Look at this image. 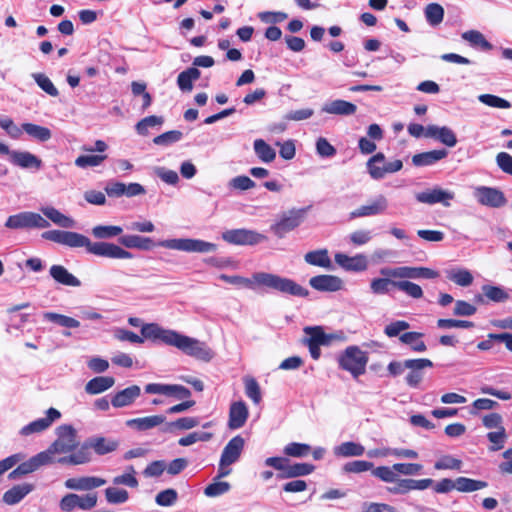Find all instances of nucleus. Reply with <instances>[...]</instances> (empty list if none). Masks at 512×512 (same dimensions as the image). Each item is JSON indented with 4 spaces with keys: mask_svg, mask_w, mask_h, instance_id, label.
Here are the masks:
<instances>
[{
    "mask_svg": "<svg viewBox=\"0 0 512 512\" xmlns=\"http://www.w3.org/2000/svg\"><path fill=\"white\" fill-rule=\"evenodd\" d=\"M455 198L454 192L450 190L442 189L439 186H435L432 189H426L424 191L415 194V199L419 203L434 205L442 204L444 207H449L451 201Z\"/></svg>",
    "mask_w": 512,
    "mask_h": 512,
    "instance_id": "ddd939ff",
    "label": "nucleus"
},
{
    "mask_svg": "<svg viewBox=\"0 0 512 512\" xmlns=\"http://www.w3.org/2000/svg\"><path fill=\"white\" fill-rule=\"evenodd\" d=\"M425 137L436 139L448 147H454L457 144L454 131L447 126L429 125L426 127Z\"/></svg>",
    "mask_w": 512,
    "mask_h": 512,
    "instance_id": "b1692460",
    "label": "nucleus"
},
{
    "mask_svg": "<svg viewBox=\"0 0 512 512\" xmlns=\"http://www.w3.org/2000/svg\"><path fill=\"white\" fill-rule=\"evenodd\" d=\"M388 199L383 195L379 194L366 204L361 205L350 213L351 218L369 217L376 216L386 212L388 209Z\"/></svg>",
    "mask_w": 512,
    "mask_h": 512,
    "instance_id": "4468645a",
    "label": "nucleus"
},
{
    "mask_svg": "<svg viewBox=\"0 0 512 512\" xmlns=\"http://www.w3.org/2000/svg\"><path fill=\"white\" fill-rule=\"evenodd\" d=\"M118 241L128 249L150 250L155 246L151 238L134 234L122 235Z\"/></svg>",
    "mask_w": 512,
    "mask_h": 512,
    "instance_id": "c756f323",
    "label": "nucleus"
},
{
    "mask_svg": "<svg viewBox=\"0 0 512 512\" xmlns=\"http://www.w3.org/2000/svg\"><path fill=\"white\" fill-rule=\"evenodd\" d=\"M141 334L143 339L146 338L153 341H161L162 343L170 346L175 331L164 329L155 323H150L142 326Z\"/></svg>",
    "mask_w": 512,
    "mask_h": 512,
    "instance_id": "4be33fe9",
    "label": "nucleus"
},
{
    "mask_svg": "<svg viewBox=\"0 0 512 512\" xmlns=\"http://www.w3.org/2000/svg\"><path fill=\"white\" fill-rule=\"evenodd\" d=\"M115 379L111 376H98L89 380L85 385V392L89 395L103 393L113 387Z\"/></svg>",
    "mask_w": 512,
    "mask_h": 512,
    "instance_id": "72a5a7b5",
    "label": "nucleus"
},
{
    "mask_svg": "<svg viewBox=\"0 0 512 512\" xmlns=\"http://www.w3.org/2000/svg\"><path fill=\"white\" fill-rule=\"evenodd\" d=\"M166 417L163 415H152L142 418H134L126 421V425L138 431H146L164 424Z\"/></svg>",
    "mask_w": 512,
    "mask_h": 512,
    "instance_id": "7c9ffc66",
    "label": "nucleus"
},
{
    "mask_svg": "<svg viewBox=\"0 0 512 512\" xmlns=\"http://www.w3.org/2000/svg\"><path fill=\"white\" fill-rule=\"evenodd\" d=\"M106 484V480L96 476L69 478L64 482L67 489L75 491H90Z\"/></svg>",
    "mask_w": 512,
    "mask_h": 512,
    "instance_id": "412c9836",
    "label": "nucleus"
},
{
    "mask_svg": "<svg viewBox=\"0 0 512 512\" xmlns=\"http://www.w3.org/2000/svg\"><path fill=\"white\" fill-rule=\"evenodd\" d=\"M22 129L23 132L39 142L49 141L52 137V132L49 128L37 124L23 123Z\"/></svg>",
    "mask_w": 512,
    "mask_h": 512,
    "instance_id": "ea45409f",
    "label": "nucleus"
},
{
    "mask_svg": "<svg viewBox=\"0 0 512 512\" xmlns=\"http://www.w3.org/2000/svg\"><path fill=\"white\" fill-rule=\"evenodd\" d=\"M57 438L45 450L49 458H54L55 454L75 453L79 449V439L77 430L70 424H63L56 428Z\"/></svg>",
    "mask_w": 512,
    "mask_h": 512,
    "instance_id": "20e7f679",
    "label": "nucleus"
},
{
    "mask_svg": "<svg viewBox=\"0 0 512 512\" xmlns=\"http://www.w3.org/2000/svg\"><path fill=\"white\" fill-rule=\"evenodd\" d=\"M462 39L469 42L473 47H479L485 51L492 49L491 43L488 42L484 35L477 30H468L462 33Z\"/></svg>",
    "mask_w": 512,
    "mask_h": 512,
    "instance_id": "a18cd8bd",
    "label": "nucleus"
},
{
    "mask_svg": "<svg viewBox=\"0 0 512 512\" xmlns=\"http://www.w3.org/2000/svg\"><path fill=\"white\" fill-rule=\"evenodd\" d=\"M447 155L448 152L445 149L418 153L412 157V163L417 167L430 166L435 164L437 161L444 159Z\"/></svg>",
    "mask_w": 512,
    "mask_h": 512,
    "instance_id": "473e14b6",
    "label": "nucleus"
},
{
    "mask_svg": "<svg viewBox=\"0 0 512 512\" xmlns=\"http://www.w3.org/2000/svg\"><path fill=\"white\" fill-rule=\"evenodd\" d=\"M444 14V8L438 3H429L424 9L425 19L433 27L442 23Z\"/></svg>",
    "mask_w": 512,
    "mask_h": 512,
    "instance_id": "37998d69",
    "label": "nucleus"
},
{
    "mask_svg": "<svg viewBox=\"0 0 512 512\" xmlns=\"http://www.w3.org/2000/svg\"><path fill=\"white\" fill-rule=\"evenodd\" d=\"M105 159H107V155L105 154L80 155L76 158L75 165L79 168L96 167L99 166Z\"/></svg>",
    "mask_w": 512,
    "mask_h": 512,
    "instance_id": "e2e57ef3",
    "label": "nucleus"
},
{
    "mask_svg": "<svg viewBox=\"0 0 512 512\" xmlns=\"http://www.w3.org/2000/svg\"><path fill=\"white\" fill-rule=\"evenodd\" d=\"M40 211L54 224L63 227V228H73L75 226V221L61 213L59 210L52 206L42 207Z\"/></svg>",
    "mask_w": 512,
    "mask_h": 512,
    "instance_id": "4c0bfd02",
    "label": "nucleus"
},
{
    "mask_svg": "<svg viewBox=\"0 0 512 512\" xmlns=\"http://www.w3.org/2000/svg\"><path fill=\"white\" fill-rule=\"evenodd\" d=\"M122 232V227L115 225H98L92 229L93 236L98 239L113 238L120 235Z\"/></svg>",
    "mask_w": 512,
    "mask_h": 512,
    "instance_id": "864d4df0",
    "label": "nucleus"
},
{
    "mask_svg": "<svg viewBox=\"0 0 512 512\" xmlns=\"http://www.w3.org/2000/svg\"><path fill=\"white\" fill-rule=\"evenodd\" d=\"M304 260L307 264L318 266L326 269H332V261L329 257L327 249H318L309 251L304 255Z\"/></svg>",
    "mask_w": 512,
    "mask_h": 512,
    "instance_id": "f704fd0d",
    "label": "nucleus"
},
{
    "mask_svg": "<svg viewBox=\"0 0 512 512\" xmlns=\"http://www.w3.org/2000/svg\"><path fill=\"white\" fill-rule=\"evenodd\" d=\"M309 285L320 292H337L343 289V280L335 275L322 274L309 280Z\"/></svg>",
    "mask_w": 512,
    "mask_h": 512,
    "instance_id": "a211bd4d",
    "label": "nucleus"
},
{
    "mask_svg": "<svg viewBox=\"0 0 512 512\" xmlns=\"http://www.w3.org/2000/svg\"><path fill=\"white\" fill-rule=\"evenodd\" d=\"M477 201L488 207L499 208L506 204V198L502 191L497 188L480 186L475 189Z\"/></svg>",
    "mask_w": 512,
    "mask_h": 512,
    "instance_id": "dca6fc26",
    "label": "nucleus"
},
{
    "mask_svg": "<svg viewBox=\"0 0 512 512\" xmlns=\"http://www.w3.org/2000/svg\"><path fill=\"white\" fill-rule=\"evenodd\" d=\"M231 486L226 481H214L204 489V494L207 497H218L230 490Z\"/></svg>",
    "mask_w": 512,
    "mask_h": 512,
    "instance_id": "774afa93",
    "label": "nucleus"
},
{
    "mask_svg": "<svg viewBox=\"0 0 512 512\" xmlns=\"http://www.w3.org/2000/svg\"><path fill=\"white\" fill-rule=\"evenodd\" d=\"M339 366L354 378L365 373L368 356L357 346H349L338 358Z\"/></svg>",
    "mask_w": 512,
    "mask_h": 512,
    "instance_id": "39448f33",
    "label": "nucleus"
},
{
    "mask_svg": "<svg viewBox=\"0 0 512 512\" xmlns=\"http://www.w3.org/2000/svg\"><path fill=\"white\" fill-rule=\"evenodd\" d=\"M49 274L58 284L69 287L81 285V281L62 265H52Z\"/></svg>",
    "mask_w": 512,
    "mask_h": 512,
    "instance_id": "c85d7f7f",
    "label": "nucleus"
},
{
    "mask_svg": "<svg viewBox=\"0 0 512 512\" xmlns=\"http://www.w3.org/2000/svg\"><path fill=\"white\" fill-rule=\"evenodd\" d=\"M253 148L257 157L265 163H270L276 158V151L263 139H256Z\"/></svg>",
    "mask_w": 512,
    "mask_h": 512,
    "instance_id": "c03bdc74",
    "label": "nucleus"
},
{
    "mask_svg": "<svg viewBox=\"0 0 512 512\" xmlns=\"http://www.w3.org/2000/svg\"><path fill=\"white\" fill-rule=\"evenodd\" d=\"M423 334L420 332H406L399 336V340L407 345L411 346V349L415 352H424L427 350L426 344L420 340Z\"/></svg>",
    "mask_w": 512,
    "mask_h": 512,
    "instance_id": "49530a36",
    "label": "nucleus"
},
{
    "mask_svg": "<svg viewBox=\"0 0 512 512\" xmlns=\"http://www.w3.org/2000/svg\"><path fill=\"white\" fill-rule=\"evenodd\" d=\"M141 389L138 385L129 386L118 391L111 399V405L115 408L130 406L140 396Z\"/></svg>",
    "mask_w": 512,
    "mask_h": 512,
    "instance_id": "a878e982",
    "label": "nucleus"
},
{
    "mask_svg": "<svg viewBox=\"0 0 512 512\" xmlns=\"http://www.w3.org/2000/svg\"><path fill=\"white\" fill-rule=\"evenodd\" d=\"M55 461V458H49L48 454L42 451L32 456L29 460L20 463L18 465V471L22 473V475H26L38 470L42 466L52 464Z\"/></svg>",
    "mask_w": 512,
    "mask_h": 512,
    "instance_id": "cd10ccee",
    "label": "nucleus"
},
{
    "mask_svg": "<svg viewBox=\"0 0 512 512\" xmlns=\"http://www.w3.org/2000/svg\"><path fill=\"white\" fill-rule=\"evenodd\" d=\"M396 289L413 299H419L423 296L422 288L418 284L408 281V279L397 280Z\"/></svg>",
    "mask_w": 512,
    "mask_h": 512,
    "instance_id": "3c124183",
    "label": "nucleus"
},
{
    "mask_svg": "<svg viewBox=\"0 0 512 512\" xmlns=\"http://www.w3.org/2000/svg\"><path fill=\"white\" fill-rule=\"evenodd\" d=\"M244 385H245V394L248 398H250L253 403L259 404L262 399L261 389L253 377H245L244 378Z\"/></svg>",
    "mask_w": 512,
    "mask_h": 512,
    "instance_id": "6e6d98bb",
    "label": "nucleus"
},
{
    "mask_svg": "<svg viewBox=\"0 0 512 512\" xmlns=\"http://www.w3.org/2000/svg\"><path fill=\"white\" fill-rule=\"evenodd\" d=\"M42 238L70 248L85 247L87 252L100 257L112 259H131L133 254L122 247L110 242H92L83 234L63 231L49 230L42 233Z\"/></svg>",
    "mask_w": 512,
    "mask_h": 512,
    "instance_id": "f257e3e1",
    "label": "nucleus"
},
{
    "mask_svg": "<svg viewBox=\"0 0 512 512\" xmlns=\"http://www.w3.org/2000/svg\"><path fill=\"white\" fill-rule=\"evenodd\" d=\"M487 482L475 480L467 477H458L456 479V490L460 492H474L487 487Z\"/></svg>",
    "mask_w": 512,
    "mask_h": 512,
    "instance_id": "09e8293b",
    "label": "nucleus"
},
{
    "mask_svg": "<svg viewBox=\"0 0 512 512\" xmlns=\"http://www.w3.org/2000/svg\"><path fill=\"white\" fill-rule=\"evenodd\" d=\"M385 161V155L381 152L373 155L366 163L367 170L371 178L380 180L383 178L382 164Z\"/></svg>",
    "mask_w": 512,
    "mask_h": 512,
    "instance_id": "de8ad7c7",
    "label": "nucleus"
},
{
    "mask_svg": "<svg viewBox=\"0 0 512 512\" xmlns=\"http://www.w3.org/2000/svg\"><path fill=\"white\" fill-rule=\"evenodd\" d=\"M178 499V493L175 489L168 488L160 491L156 497L155 502L162 507H170L176 503Z\"/></svg>",
    "mask_w": 512,
    "mask_h": 512,
    "instance_id": "69168bd1",
    "label": "nucleus"
},
{
    "mask_svg": "<svg viewBox=\"0 0 512 512\" xmlns=\"http://www.w3.org/2000/svg\"><path fill=\"white\" fill-rule=\"evenodd\" d=\"M321 111L332 115L349 116L355 114L357 111V106L351 102L342 99H336L330 102H326L322 106Z\"/></svg>",
    "mask_w": 512,
    "mask_h": 512,
    "instance_id": "bb28decb",
    "label": "nucleus"
},
{
    "mask_svg": "<svg viewBox=\"0 0 512 512\" xmlns=\"http://www.w3.org/2000/svg\"><path fill=\"white\" fill-rule=\"evenodd\" d=\"M303 331L307 335L303 339V344L308 347L311 357L318 360L321 356L320 347L328 346L327 333L324 332L321 326H307Z\"/></svg>",
    "mask_w": 512,
    "mask_h": 512,
    "instance_id": "f8f14e48",
    "label": "nucleus"
},
{
    "mask_svg": "<svg viewBox=\"0 0 512 512\" xmlns=\"http://www.w3.org/2000/svg\"><path fill=\"white\" fill-rule=\"evenodd\" d=\"M379 272L381 276L399 279H434L439 276L436 270L427 267H384Z\"/></svg>",
    "mask_w": 512,
    "mask_h": 512,
    "instance_id": "9d476101",
    "label": "nucleus"
},
{
    "mask_svg": "<svg viewBox=\"0 0 512 512\" xmlns=\"http://www.w3.org/2000/svg\"><path fill=\"white\" fill-rule=\"evenodd\" d=\"M10 162L14 166L32 171H38L43 166L42 160L29 151L13 150Z\"/></svg>",
    "mask_w": 512,
    "mask_h": 512,
    "instance_id": "6ab92c4d",
    "label": "nucleus"
},
{
    "mask_svg": "<svg viewBox=\"0 0 512 512\" xmlns=\"http://www.w3.org/2000/svg\"><path fill=\"white\" fill-rule=\"evenodd\" d=\"M307 208L290 209L279 215L278 219L270 226V231L278 238L285 237L301 225L305 219Z\"/></svg>",
    "mask_w": 512,
    "mask_h": 512,
    "instance_id": "423d86ee",
    "label": "nucleus"
},
{
    "mask_svg": "<svg viewBox=\"0 0 512 512\" xmlns=\"http://www.w3.org/2000/svg\"><path fill=\"white\" fill-rule=\"evenodd\" d=\"M33 489L34 486L29 483L15 485L3 494L2 500L7 505H15L23 500Z\"/></svg>",
    "mask_w": 512,
    "mask_h": 512,
    "instance_id": "2f4dec72",
    "label": "nucleus"
},
{
    "mask_svg": "<svg viewBox=\"0 0 512 512\" xmlns=\"http://www.w3.org/2000/svg\"><path fill=\"white\" fill-rule=\"evenodd\" d=\"M4 226L10 230L19 229H43L48 228L50 223L44 217L36 212L23 211L14 215H10Z\"/></svg>",
    "mask_w": 512,
    "mask_h": 512,
    "instance_id": "1a4fd4ad",
    "label": "nucleus"
},
{
    "mask_svg": "<svg viewBox=\"0 0 512 512\" xmlns=\"http://www.w3.org/2000/svg\"><path fill=\"white\" fill-rule=\"evenodd\" d=\"M170 346H174L185 354L203 361H209L212 358L211 350L203 342L177 331H175Z\"/></svg>",
    "mask_w": 512,
    "mask_h": 512,
    "instance_id": "0eeeda50",
    "label": "nucleus"
},
{
    "mask_svg": "<svg viewBox=\"0 0 512 512\" xmlns=\"http://www.w3.org/2000/svg\"><path fill=\"white\" fill-rule=\"evenodd\" d=\"M32 78L37 85L46 92L49 96L57 97L59 95L58 89L54 86L53 82L43 73H33Z\"/></svg>",
    "mask_w": 512,
    "mask_h": 512,
    "instance_id": "13d9d810",
    "label": "nucleus"
},
{
    "mask_svg": "<svg viewBox=\"0 0 512 512\" xmlns=\"http://www.w3.org/2000/svg\"><path fill=\"white\" fill-rule=\"evenodd\" d=\"M335 262L347 271L360 272L367 269L368 263L364 255L348 256L344 253L335 254Z\"/></svg>",
    "mask_w": 512,
    "mask_h": 512,
    "instance_id": "393cba45",
    "label": "nucleus"
},
{
    "mask_svg": "<svg viewBox=\"0 0 512 512\" xmlns=\"http://www.w3.org/2000/svg\"><path fill=\"white\" fill-rule=\"evenodd\" d=\"M119 446V441L112 438H105L101 436L88 438L79 449L68 456H63L57 459V463L62 465H82L89 463L92 460V453L94 450L97 455H105L114 452Z\"/></svg>",
    "mask_w": 512,
    "mask_h": 512,
    "instance_id": "7ed1b4c3",
    "label": "nucleus"
},
{
    "mask_svg": "<svg viewBox=\"0 0 512 512\" xmlns=\"http://www.w3.org/2000/svg\"><path fill=\"white\" fill-rule=\"evenodd\" d=\"M219 278L226 283L243 286L251 290H256L258 287H265L282 294L296 297H306L309 294L306 288L302 287L294 280L268 272H256L252 274L251 278L226 274H221Z\"/></svg>",
    "mask_w": 512,
    "mask_h": 512,
    "instance_id": "f03ea898",
    "label": "nucleus"
},
{
    "mask_svg": "<svg viewBox=\"0 0 512 512\" xmlns=\"http://www.w3.org/2000/svg\"><path fill=\"white\" fill-rule=\"evenodd\" d=\"M245 440L242 436H234L223 448L220 459L223 465L236 463L244 450Z\"/></svg>",
    "mask_w": 512,
    "mask_h": 512,
    "instance_id": "aec40b11",
    "label": "nucleus"
},
{
    "mask_svg": "<svg viewBox=\"0 0 512 512\" xmlns=\"http://www.w3.org/2000/svg\"><path fill=\"white\" fill-rule=\"evenodd\" d=\"M333 452L338 457H359L365 453V448L360 443L347 441L334 447Z\"/></svg>",
    "mask_w": 512,
    "mask_h": 512,
    "instance_id": "e433bc0d",
    "label": "nucleus"
},
{
    "mask_svg": "<svg viewBox=\"0 0 512 512\" xmlns=\"http://www.w3.org/2000/svg\"><path fill=\"white\" fill-rule=\"evenodd\" d=\"M222 239L234 245H256L266 241L267 237L257 231L240 228L223 232Z\"/></svg>",
    "mask_w": 512,
    "mask_h": 512,
    "instance_id": "9b49d317",
    "label": "nucleus"
},
{
    "mask_svg": "<svg viewBox=\"0 0 512 512\" xmlns=\"http://www.w3.org/2000/svg\"><path fill=\"white\" fill-rule=\"evenodd\" d=\"M249 416L247 405L243 401L233 402L229 409L228 427L231 430L242 428Z\"/></svg>",
    "mask_w": 512,
    "mask_h": 512,
    "instance_id": "5701e85b",
    "label": "nucleus"
},
{
    "mask_svg": "<svg viewBox=\"0 0 512 512\" xmlns=\"http://www.w3.org/2000/svg\"><path fill=\"white\" fill-rule=\"evenodd\" d=\"M201 72L196 67H189L182 71L177 77V84L181 91L190 92L193 89V82L198 80Z\"/></svg>",
    "mask_w": 512,
    "mask_h": 512,
    "instance_id": "58836bf2",
    "label": "nucleus"
},
{
    "mask_svg": "<svg viewBox=\"0 0 512 512\" xmlns=\"http://www.w3.org/2000/svg\"><path fill=\"white\" fill-rule=\"evenodd\" d=\"M398 278H392L388 276H382L380 278H374L370 282V289L373 294L383 295L390 292L391 288H396Z\"/></svg>",
    "mask_w": 512,
    "mask_h": 512,
    "instance_id": "a19ab883",
    "label": "nucleus"
},
{
    "mask_svg": "<svg viewBox=\"0 0 512 512\" xmlns=\"http://www.w3.org/2000/svg\"><path fill=\"white\" fill-rule=\"evenodd\" d=\"M105 498L110 504H123L129 499V493L125 489L108 487L105 489Z\"/></svg>",
    "mask_w": 512,
    "mask_h": 512,
    "instance_id": "4d7b16f0",
    "label": "nucleus"
},
{
    "mask_svg": "<svg viewBox=\"0 0 512 512\" xmlns=\"http://www.w3.org/2000/svg\"><path fill=\"white\" fill-rule=\"evenodd\" d=\"M311 451V446L305 443L291 442L284 447V453L290 457H306Z\"/></svg>",
    "mask_w": 512,
    "mask_h": 512,
    "instance_id": "bf43d9fd",
    "label": "nucleus"
},
{
    "mask_svg": "<svg viewBox=\"0 0 512 512\" xmlns=\"http://www.w3.org/2000/svg\"><path fill=\"white\" fill-rule=\"evenodd\" d=\"M136 471L133 466L126 468V472L122 475L115 476L112 479L114 485H125L130 488H136L139 485L137 478L135 477Z\"/></svg>",
    "mask_w": 512,
    "mask_h": 512,
    "instance_id": "5fc2aeb1",
    "label": "nucleus"
},
{
    "mask_svg": "<svg viewBox=\"0 0 512 512\" xmlns=\"http://www.w3.org/2000/svg\"><path fill=\"white\" fill-rule=\"evenodd\" d=\"M315 469V466L309 463H295V464H286V469L284 473H279L277 475L280 479H290L296 478L300 476H306L311 474Z\"/></svg>",
    "mask_w": 512,
    "mask_h": 512,
    "instance_id": "c9c22d12",
    "label": "nucleus"
},
{
    "mask_svg": "<svg viewBox=\"0 0 512 512\" xmlns=\"http://www.w3.org/2000/svg\"><path fill=\"white\" fill-rule=\"evenodd\" d=\"M405 366L410 372L407 374L405 381L408 386L417 388L423 380V369L433 367V362L426 358L407 359Z\"/></svg>",
    "mask_w": 512,
    "mask_h": 512,
    "instance_id": "2eb2a0df",
    "label": "nucleus"
},
{
    "mask_svg": "<svg viewBox=\"0 0 512 512\" xmlns=\"http://www.w3.org/2000/svg\"><path fill=\"white\" fill-rule=\"evenodd\" d=\"M164 122L161 116H148L140 120L136 125V131L139 135H147L151 127L161 126Z\"/></svg>",
    "mask_w": 512,
    "mask_h": 512,
    "instance_id": "680f3d73",
    "label": "nucleus"
},
{
    "mask_svg": "<svg viewBox=\"0 0 512 512\" xmlns=\"http://www.w3.org/2000/svg\"><path fill=\"white\" fill-rule=\"evenodd\" d=\"M372 475L379 478L383 482L394 483L397 481L398 472L394 469V465L392 467L379 466L372 470Z\"/></svg>",
    "mask_w": 512,
    "mask_h": 512,
    "instance_id": "052dcab7",
    "label": "nucleus"
},
{
    "mask_svg": "<svg viewBox=\"0 0 512 512\" xmlns=\"http://www.w3.org/2000/svg\"><path fill=\"white\" fill-rule=\"evenodd\" d=\"M482 291L489 300L494 302H504L509 298L508 294L498 286L484 285Z\"/></svg>",
    "mask_w": 512,
    "mask_h": 512,
    "instance_id": "338daca9",
    "label": "nucleus"
},
{
    "mask_svg": "<svg viewBox=\"0 0 512 512\" xmlns=\"http://www.w3.org/2000/svg\"><path fill=\"white\" fill-rule=\"evenodd\" d=\"M447 278L461 287H467L473 283V275L467 269L450 270L447 273Z\"/></svg>",
    "mask_w": 512,
    "mask_h": 512,
    "instance_id": "8fccbe9b",
    "label": "nucleus"
},
{
    "mask_svg": "<svg viewBox=\"0 0 512 512\" xmlns=\"http://www.w3.org/2000/svg\"><path fill=\"white\" fill-rule=\"evenodd\" d=\"M61 417V413L55 408H49L46 417L39 418L25 425L20 430V435L29 436L31 434L40 433L48 429L51 424Z\"/></svg>",
    "mask_w": 512,
    "mask_h": 512,
    "instance_id": "f3484780",
    "label": "nucleus"
},
{
    "mask_svg": "<svg viewBox=\"0 0 512 512\" xmlns=\"http://www.w3.org/2000/svg\"><path fill=\"white\" fill-rule=\"evenodd\" d=\"M44 318L66 328H77L80 326V322L78 320L55 312L44 313Z\"/></svg>",
    "mask_w": 512,
    "mask_h": 512,
    "instance_id": "603ef678",
    "label": "nucleus"
},
{
    "mask_svg": "<svg viewBox=\"0 0 512 512\" xmlns=\"http://www.w3.org/2000/svg\"><path fill=\"white\" fill-rule=\"evenodd\" d=\"M199 420L196 417H182L175 421L168 422L161 429L162 432L172 433L175 430H189L198 426Z\"/></svg>",
    "mask_w": 512,
    "mask_h": 512,
    "instance_id": "79ce46f5",
    "label": "nucleus"
},
{
    "mask_svg": "<svg viewBox=\"0 0 512 512\" xmlns=\"http://www.w3.org/2000/svg\"><path fill=\"white\" fill-rule=\"evenodd\" d=\"M182 137L183 133L181 131L171 130L156 136L153 139V143L159 146H168L180 141Z\"/></svg>",
    "mask_w": 512,
    "mask_h": 512,
    "instance_id": "0e129e2a",
    "label": "nucleus"
},
{
    "mask_svg": "<svg viewBox=\"0 0 512 512\" xmlns=\"http://www.w3.org/2000/svg\"><path fill=\"white\" fill-rule=\"evenodd\" d=\"M158 246L167 249L179 250L184 252L210 253L217 249V245L200 239L175 238L161 240Z\"/></svg>",
    "mask_w": 512,
    "mask_h": 512,
    "instance_id": "6e6552de",
    "label": "nucleus"
}]
</instances>
